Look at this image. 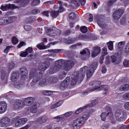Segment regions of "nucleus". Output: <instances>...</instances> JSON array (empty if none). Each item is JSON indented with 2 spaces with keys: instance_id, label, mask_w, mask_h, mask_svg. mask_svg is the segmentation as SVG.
Returning <instances> with one entry per match:
<instances>
[{
  "instance_id": "obj_36",
  "label": "nucleus",
  "mask_w": 129,
  "mask_h": 129,
  "mask_svg": "<svg viewBox=\"0 0 129 129\" xmlns=\"http://www.w3.org/2000/svg\"><path fill=\"white\" fill-rule=\"evenodd\" d=\"M9 23L8 20L6 19L5 18L4 19H0V25L2 24H6L8 23Z\"/></svg>"
},
{
  "instance_id": "obj_60",
  "label": "nucleus",
  "mask_w": 129,
  "mask_h": 129,
  "mask_svg": "<svg viewBox=\"0 0 129 129\" xmlns=\"http://www.w3.org/2000/svg\"><path fill=\"white\" fill-rule=\"evenodd\" d=\"M116 1V0H110L107 3V4L109 6H110L112 5L113 3Z\"/></svg>"
},
{
  "instance_id": "obj_34",
  "label": "nucleus",
  "mask_w": 129,
  "mask_h": 129,
  "mask_svg": "<svg viewBox=\"0 0 129 129\" xmlns=\"http://www.w3.org/2000/svg\"><path fill=\"white\" fill-rule=\"evenodd\" d=\"M62 101H60L52 105L51 106V109H53L58 107L60 106L62 103Z\"/></svg>"
},
{
  "instance_id": "obj_58",
  "label": "nucleus",
  "mask_w": 129,
  "mask_h": 129,
  "mask_svg": "<svg viewBox=\"0 0 129 129\" xmlns=\"http://www.w3.org/2000/svg\"><path fill=\"white\" fill-rule=\"evenodd\" d=\"M26 45V44L25 42H21L19 45H18L17 46L18 48H20L22 46H24Z\"/></svg>"
},
{
  "instance_id": "obj_26",
  "label": "nucleus",
  "mask_w": 129,
  "mask_h": 129,
  "mask_svg": "<svg viewBox=\"0 0 129 129\" xmlns=\"http://www.w3.org/2000/svg\"><path fill=\"white\" fill-rule=\"evenodd\" d=\"M24 86V83L23 82H15L14 84V86L17 88H22Z\"/></svg>"
},
{
  "instance_id": "obj_24",
  "label": "nucleus",
  "mask_w": 129,
  "mask_h": 129,
  "mask_svg": "<svg viewBox=\"0 0 129 129\" xmlns=\"http://www.w3.org/2000/svg\"><path fill=\"white\" fill-rule=\"evenodd\" d=\"M35 101V99L32 97H28L24 101L28 105H31Z\"/></svg>"
},
{
  "instance_id": "obj_7",
  "label": "nucleus",
  "mask_w": 129,
  "mask_h": 129,
  "mask_svg": "<svg viewBox=\"0 0 129 129\" xmlns=\"http://www.w3.org/2000/svg\"><path fill=\"white\" fill-rule=\"evenodd\" d=\"M19 117L16 116L13 119L14 121H15L18 120L15 123V125L16 127H20L22 125L26 123L28 121L27 119L26 118H22L19 119Z\"/></svg>"
},
{
  "instance_id": "obj_13",
  "label": "nucleus",
  "mask_w": 129,
  "mask_h": 129,
  "mask_svg": "<svg viewBox=\"0 0 129 129\" xmlns=\"http://www.w3.org/2000/svg\"><path fill=\"white\" fill-rule=\"evenodd\" d=\"M21 72V79L22 80H24L27 78V72L25 67L21 68L20 69Z\"/></svg>"
},
{
  "instance_id": "obj_14",
  "label": "nucleus",
  "mask_w": 129,
  "mask_h": 129,
  "mask_svg": "<svg viewBox=\"0 0 129 129\" xmlns=\"http://www.w3.org/2000/svg\"><path fill=\"white\" fill-rule=\"evenodd\" d=\"M17 8V7L14 4H9L5 5H2L1 7V9L3 11H4L8 10L10 8H13V9Z\"/></svg>"
},
{
  "instance_id": "obj_2",
  "label": "nucleus",
  "mask_w": 129,
  "mask_h": 129,
  "mask_svg": "<svg viewBox=\"0 0 129 129\" xmlns=\"http://www.w3.org/2000/svg\"><path fill=\"white\" fill-rule=\"evenodd\" d=\"M50 64L48 62H44L43 63L40 64L38 66L39 70H36L31 72L30 74V78L33 79V81L36 83L41 78V75H40V71H44L46 70L49 66Z\"/></svg>"
},
{
  "instance_id": "obj_50",
  "label": "nucleus",
  "mask_w": 129,
  "mask_h": 129,
  "mask_svg": "<svg viewBox=\"0 0 129 129\" xmlns=\"http://www.w3.org/2000/svg\"><path fill=\"white\" fill-rule=\"evenodd\" d=\"M123 98L126 100H129V92L124 94L123 95Z\"/></svg>"
},
{
  "instance_id": "obj_45",
  "label": "nucleus",
  "mask_w": 129,
  "mask_h": 129,
  "mask_svg": "<svg viewBox=\"0 0 129 129\" xmlns=\"http://www.w3.org/2000/svg\"><path fill=\"white\" fill-rule=\"evenodd\" d=\"M106 86L105 85H101L99 87H98L96 88H94L93 89H92L90 90V91H94V90H96L100 89L102 88H105V87Z\"/></svg>"
},
{
  "instance_id": "obj_48",
  "label": "nucleus",
  "mask_w": 129,
  "mask_h": 129,
  "mask_svg": "<svg viewBox=\"0 0 129 129\" xmlns=\"http://www.w3.org/2000/svg\"><path fill=\"white\" fill-rule=\"evenodd\" d=\"M12 42L13 44H16L18 42V40L15 37H14L12 39Z\"/></svg>"
},
{
  "instance_id": "obj_59",
  "label": "nucleus",
  "mask_w": 129,
  "mask_h": 129,
  "mask_svg": "<svg viewBox=\"0 0 129 129\" xmlns=\"http://www.w3.org/2000/svg\"><path fill=\"white\" fill-rule=\"evenodd\" d=\"M124 108L125 109L129 110V102L126 103L124 105Z\"/></svg>"
},
{
  "instance_id": "obj_23",
  "label": "nucleus",
  "mask_w": 129,
  "mask_h": 129,
  "mask_svg": "<svg viewBox=\"0 0 129 129\" xmlns=\"http://www.w3.org/2000/svg\"><path fill=\"white\" fill-rule=\"evenodd\" d=\"M129 89V84H126L121 85L119 88V90L121 91H126Z\"/></svg>"
},
{
  "instance_id": "obj_32",
  "label": "nucleus",
  "mask_w": 129,
  "mask_h": 129,
  "mask_svg": "<svg viewBox=\"0 0 129 129\" xmlns=\"http://www.w3.org/2000/svg\"><path fill=\"white\" fill-rule=\"evenodd\" d=\"M80 53L82 55H83L86 54L90 55V52L88 49L86 48L80 52Z\"/></svg>"
},
{
  "instance_id": "obj_40",
  "label": "nucleus",
  "mask_w": 129,
  "mask_h": 129,
  "mask_svg": "<svg viewBox=\"0 0 129 129\" xmlns=\"http://www.w3.org/2000/svg\"><path fill=\"white\" fill-rule=\"evenodd\" d=\"M69 18L72 20L75 18L76 17L75 14L73 12L70 13L69 15Z\"/></svg>"
},
{
  "instance_id": "obj_19",
  "label": "nucleus",
  "mask_w": 129,
  "mask_h": 129,
  "mask_svg": "<svg viewBox=\"0 0 129 129\" xmlns=\"http://www.w3.org/2000/svg\"><path fill=\"white\" fill-rule=\"evenodd\" d=\"M39 106L38 103H35L31 105V106L29 108L30 112L33 113H35L37 110V108Z\"/></svg>"
},
{
  "instance_id": "obj_46",
  "label": "nucleus",
  "mask_w": 129,
  "mask_h": 129,
  "mask_svg": "<svg viewBox=\"0 0 129 129\" xmlns=\"http://www.w3.org/2000/svg\"><path fill=\"white\" fill-rule=\"evenodd\" d=\"M98 103V102L96 101H95L93 102L90 105H88L85 106H84V107L85 108H87L88 107H91L93 105H95L96 104Z\"/></svg>"
},
{
  "instance_id": "obj_52",
  "label": "nucleus",
  "mask_w": 129,
  "mask_h": 129,
  "mask_svg": "<svg viewBox=\"0 0 129 129\" xmlns=\"http://www.w3.org/2000/svg\"><path fill=\"white\" fill-rule=\"evenodd\" d=\"M74 41L72 39H68L66 40V42L68 44H71L73 43Z\"/></svg>"
},
{
  "instance_id": "obj_16",
  "label": "nucleus",
  "mask_w": 129,
  "mask_h": 129,
  "mask_svg": "<svg viewBox=\"0 0 129 129\" xmlns=\"http://www.w3.org/2000/svg\"><path fill=\"white\" fill-rule=\"evenodd\" d=\"M48 119L47 116H44L38 118L36 121V122L38 124H41L45 123Z\"/></svg>"
},
{
  "instance_id": "obj_42",
  "label": "nucleus",
  "mask_w": 129,
  "mask_h": 129,
  "mask_svg": "<svg viewBox=\"0 0 129 129\" xmlns=\"http://www.w3.org/2000/svg\"><path fill=\"white\" fill-rule=\"evenodd\" d=\"M98 24L102 28H105L107 26L106 24L103 22H98Z\"/></svg>"
},
{
  "instance_id": "obj_54",
  "label": "nucleus",
  "mask_w": 129,
  "mask_h": 129,
  "mask_svg": "<svg viewBox=\"0 0 129 129\" xmlns=\"http://www.w3.org/2000/svg\"><path fill=\"white\" fill-rule=\"evenodd\" d=\"M40 3L39 0H35L33 1L32 5L33 6L38 4Z\"/></svg>"
},
{
  "instance_id": "obj_4",
  "label": "nucleus",
  "mask_w": 129,
  "mask_h": 129,
  "mask_svg": "<svg viewBox=\"0 0 129 129\" xmlns=\"http://www.w3.org/2000/svg\"><path fill=\"white\" fill-rule=\"evenodd\" d=\"M64 63V60L60 59L56 61L55 65L51 68L49 70V73L52 74L62 69Z\"/></svg>"
},
{
  "instance_id": "obj_20",
  "label": "nucleus",
  "mask_w": 129,
  "mask_h": 129,
  "mask_svg": "<svg viewBox=\"0 0 129 129\" xmlns=\"http://www.w3.org/2000/svg\"><path fill=\"white\" fill-rule=\"evenodd\" d=\"M20 75L19 72L18 71H14L13 72L11 78V80L14 82L18 78Z\"/></svg>"
},
{
  "instance_id": "obj_11",
  "label": "nucleus",
  "mask_w": 129,
  "mask_h": 129,
  "mask_svg": "<svg viewBox=\"0 0 129 129\" xmlns=\"http://www.w3.org/2000/svg\"><path fill=\"white\" fill-rule=\"evenodd\" d=\"M70 78L67 77L65 80L62 82L59 87L60 89L63 90L66 88L68 86L70 83Z\"/></svg>"
},
{
  "instance_id": "obj_33",
  "label": "nucleus",
  "mask_w": 129,
  "mask_h": 129,
  "mask_svg": "<svg viewBox=\"0 0 129 129\" xmlns=\"http://www.w3.org/2000/svg\"><path fill=\"white\" fill-rule=\"evenodd\" d=\"M62 49H50L48 50L47 51L48 52L50 53H58L61 52Z\"/></svg>"
},
{
  "instance_id": "obj_18",
  "label": "nucleus",
  "mask_w": 129,
  "mask_h": 129,
  "mask_svg": "<svg viewBox=\"0 0 129 129\" xmlns=\"http://www.w3.org/2000/svg\"><path fill=\"white\" fill-rule=\"evenodd\" d=\"M7 108V104L5 102H0V113L5 112Z\"/></svg>"
},
{
  "instance_id": "obj_63",
  "label": "nucleus",
  "mask_w": 129,
  "mask_h": 129,
  "mask_svg": "<svg viewBox=\"0 0 129 129\" xmlns=\"http://www.w3.org/2000/svg\"><path fill=\"white\" fill-rule=\"evenodd\" d=\"M54 119H56L58 121H60L62 120V118L61 117L59 116H57L54 117Z\"/></svg>"
},
{
  "instance_id": "obj_35",
  "label": "nucleus",
  "mask_w": 129,
  "mask_h": 129,
  "mask_svg": "<svg viewBox=\"0 0 129 129\" xmlns=\"http://www.w3.org/2000/svg\"><path fill=\"white\" fill-rule=\"evenodd\" d=\"M43 94L46 95H49L52 94L53 93L52 91L50 90H43L42 92Z\"/></svg>"
},
{
  "instance_id": "obj_56",
  "label": "nucleus",
  "mask_w": 129,
  "mask_h": 129,
  "mask_svg": "<svg viewBox=\"0 0 129 129\" xmlns=\"http://www.w3.org/2000/svg\"><path fill=\"white\" fill-rule=\"evenodd\" d=\"M33 51L32 48L30 47H28L26 50V52L28 53V54L29 53H31Z\"/></svg>"
},
{
  "instance_id": "obj_43",
  "label": "nucleus",
  "mask_w": 129,
  "mask_h": 129,
  "mask_svg": "<svg viewBox=\"0 0 129 129\" xmlns=\"http://www.w3.org/2000/svg\"><path fill=\"white\" fill-rule=\"evenodd\" d=\"M15 66V64L13 63H9L8 66V68L9 70L11 71L13 69Z\"/></svg>"
},
{
  "instance_id": "obj_5",
  "label": "nucleus",
  "mask_w": 129,
  "mask_h": 129,
  "mask_svg": "<svg viewBox=\"0 0 129 129\" xmlns=\"http://www.w3.org/2000/svg\"><path fill=\"white\" fill-rule=\"evenodd\" d=\"M75 63V60L73 59L66 61L64 60L62 68L63 67L65 70L69 71L72 68Z\"/></svg>"
},
{
  "instance_id": "obj_57",
  "label": "nucleus",
  "mask_w": 129,
  "mask_h": 129,
  "mask_svg": "<svg viewBox=\"0 0 129 129\" xmlns=\"http://www.w3.org/2000/svg\"><path fill=\"white\" fill-rule=\"evenodd\" d=\"M72 114V111H70L66 112L64 114V115L66 117H69Z\"/></svg>"
},
{
  "instance_id": "obj_9",
  "label": "nucleus",
  "mask_w": 129,
  "mask_h": 129,
  "mask_svg": "<svg viewBox=\"0 0 129 129\" xmlns=\"http://www.w3.org/2000/svg\"><path fill=\"white\" fill-rule=\"evenodd\" d=\"M61 31L53 27L48 29L47 32L48 35L51 36L59 35Z\"/></svg>"
},
{
  "instance_id": "obj_49",
  "label": "nucleus",
  "mask_w": 129,
  "mask_h": 129,
  "mask_svg": "<svg viewBox=\"0 0 129 129\" xmlns=\"http://www.w3.org/2000/svg\"><path fill=\"white\" fill-rule=\"evenodd\" d=\"M124 51L126 53H129V42L125 46Z\"/></svg>"
},
{
  "instance_id": "obj_29",
  "label": "nucleus",
  "mask_w": 129,
  "mask_h": 129,
  "mask_svg": "<svg viewBox=\"0 0 129 129\" xmlns=\"http://www.w3.org/2000/svg\"><path fill=\"white\" fill-rule=\"evenodd\" d=\"M51 16L53 18H56L59 15V13L57 11L54 10L50 11Z\"/></svg>"
},
{
  "instance_id": "obj_1",
  "label": "nucleus",
  "mask_w": 129,
  "mask_h": 129,
  "mask_svg": "<svg viewBox=\"0 0 129 129\" xmlns=\"http://www.w3.org/2000/svg\"><path fill=\"white\" fill-rule=\"evenodd\" d=\"M97 66V63L93 62L89 68L87 66H84L79 72L76 71L74 72L72 76L71 85L72 86L75 85L77 82L78 83H80L84 78L86 72L87 78L91 77L93 74L94 70L96 69Z\"/></svg>"
},
{
  "instance_id": "obj_53",
  "label": "nucleus",
  "mask_w": 129,
  "mask_h": 129,
  "mask_svg": "<svg viewBox=\"0 0 129 129\" xmlns=\"http://www.w3.org/2000/svg\"><path fill=\"white\" fill-rule=\"evenodd\" d=\"M24 29L26 31H28L31 30V28L29 25H24Z\"/></svg>"
},
{
  "instance_id": "obj_38",
  "label": "nucleus",
  "mask_w": 129,
  "mask_h": 129,
  "mask_svg": "<svg viewBox=\"0 0 129 129\" xmlns=\"http://www.w3.org/2000/svg\"><path fill=\"white\" fill-rule=\"evenodd\" d=\"M125 43L124 41L120 42H119L117 45V47L119 48H123L125 45Z\"/></svg>"
},
{
  "instance_id": "obj_25",
  "label": "nucleus",
  "mask_w": 129,
  "mask_h": 129,
  "mask_svg": "<svg viewBox=\"0 0 129 129\" xmlns=\"http://www.w3.org/2000/svg\"><path fill=\"white\" fill-rule=\"evenodd\" d=\"M82 39L85 41H90L91 40H94L97 39V38L95 36H92L90 38L89 37L86 36H82Z\"/></svg>"
},
{
  "instance_id": "obj_21",
  "label": "nucleus",
  "mask_w": 129,
  "mask_h": 129,
  "mask_svg": "<svg viewBox=\"0 0 129 129\" xmlns=\"http://www.w3.org/2000/svg\"><path fill=\"white\" fill-rule=\"evenodd\" d=\"M1 72V79L3 82H2L3 85H4L6 84L7 83V75L6 72L4 70H2Z\"/></svg>"
},
{
  "instance_id": "obj_15",
  "label": "nucleus",
  "mask_w": 129,
  "mask_h": 129,
  "mask_svg": "<svg viewBox=\"0 0 129 129\" xmlns=\"http://www.w3.org/2000/svg\"><path fill=\"white\" fill-rule=\"evenodd\" d=\"M100 48L98 46L94 47L91 53V56L94 57L97 56L101 52Z\"/></svg>"
},
{
  "instance_id": "obj_3",
  "label": "nucleus",
  "mask_w": 129,
  "mask_h": 129,
  "mask_svg": "<svg viewBox=\"0 0 129 129\" xmlns=\"http://www.w3.org/2000/svg\"><path fill=\"white\" fill-rule=\"evenodd\" d=\"M88 118L87 115H84L80 117L73 121L72 123V126L74 129L80 128Z\"/></svg>"
},
{
  "instance_id": "obj_41",
  "label": "nucleus",
  "mask_w": 129,
  "mask_h": 129,
  "mask_svg": "<svg viewBox=\"0 0 129 129\" xmlns=\"http://www.w3.org/2000/svg\"><path fill=\"white\" fill-rule=\"evenodd\" d=\"M80 30L83 33H86L87 31V27L85 26L81 27L80 28Z\"/></svg>"
},
{
  "instance_id": "obj_62",
  "label": "nucleus",
  "mask_w": 129,
  "mask_h": 129,
  "mask_svg": "<svg viewBox=\"0 0 129 129\" xmlns=\"http://www.w3.org/2000/svg\"><path fill=\"white\" fill-rule=\"evenodd\" d=\"M104 56L103 55H102L100 58V62L101 64L103 63L104 59Z\"/></svg>"
},
{
  "instance_id": "obj_17",
  "label": "nucleus",
  "mask_w": 129,
  "mask_h": 129,
  "mask_svg": "<svg viewBox=\"0 0 129 129\" xmlns=\"http://www.w3.org/2000/svg\"><path fill=\"white\" fill-rule=\"evenodd\" d=\"M109 112L107 113V114L105 112H103L102 113L101 115L100 116L102 120L103 121H105L106 117L107 116H108L110 117L113 116V114L111 113L110 109H109Z\"/></svg>"
},
{
  "instance_id": "obj_22",
  "label": "nucleus",
  "mask_w": 129,
  "mask_h": 129,
  "mask_svg": "<svg viewBox=\"0 0 129 129\" xmlns=\"http://www.w3.org/2000/svg\"><path fill=\"white\" fill-rule=\"evenodd\" d=\"M111 58L112 62L115 64H118L120 62V60L118 58L114 55L111 56Z\"/></svg>"
},
{
  "instance_id": "obj_37",
  "label": "nucleus",
  "mask_w": 129,
  "mask_h": 129,
  "mask_svg": "<svg viewBox=\"0 0 129 129\" xmlns=\"http://www.w3.org/2000/svg\"><path fill=\"white\" fill-rule=\"evenodd\" d=\"M109 49L110 50H112L113 49V44L112 41L109 42L107 43Z\"/></svg>"
},
{
  "instance_id": "obj_30",
  "label": "nucleus",
  "mask_w": 129,
  "mask_h": 129,
  "mask_svg": "<svg viewBox=\"0 0 129 129\" xmlns=\"http://www.w3.org/2000/svg\"><path fill=\"white\" fill-rule=\"evenodd\" d=\"M49 82L47 79H43L40 81L39 83V84L41 86H44L47 84Z\"/></svg>"
},
{
  "instance_id": "obj_55",
  "label": "nucleus",
  "mask_w": 129,
  "mask_h": 129,
  "mask_svg": "<svg viewBox=\"0 0 129 129\" xmlns=\"http://www.w3.org/2000/svg\"><path fill=\"white\" fill-rule=\"evenodd\" d=\"M64 10V9L62 6H60L57 11L58 13H61L63 12Z\"/></svg>"
},
{
  "instance_id": "obj_51",
  "label": "nucleus",
  "mask_w": 129,
  "mask_h": 129,
  "mask_svg": "<svg viewBox=\"0 0 129 129\" xmlns=\"http://www.w3.org/2000/svg\"><path fill=\"white\" fill-rule=\"evenodd\" d=\"M84 106L82 107H81L77 109L75 112V113L76 114H77L79 113H80L82 112L83 110V109L86 108H85L84 107Z\"/></svg>"
},
{
  "instance_id": "obj_61",
  "label": "nucleus",
  "mask_w": 129,
  "mask_h": 129,
  "mask_svg": "<svg viewBox=\"0 0 129 129\" xmlns=\"http://www.w3.org/2000/svg\"><path fill=\"white\" fill-rule=\"evenodd\" d=\"M28 53H27L25 51V52L21 53L20 54V55L22 57H26Z\"/></svg>"
},
{
  "instance_id": "obj_28",
  "label": "nucleus",
  "mask_w": 129,
  "mask_h": 129,
  "mask_svg": "<svg viewBox=\"0 0 129 129\" xmlns=\"http://www.w3.org/2000/svg\"><path fill=\"white\" fill-rule=\"evenodd\" d=\"M101 82L99 81H96L92 82L90 85L91 88L97 87L101 84Z\"/></svg>"
},
{
  "instance_id": "obj_44",
  "label": "nucleus",
  "mask_w": 129,
  "mask_h": 129,
  "mask_svg": "<svg viewBox=\"0 0 129 129\" xmlns=\"http://www.w3.org/2000/svg\"><path fill=\"white\" fill-rule=\"evenodd\" d=\"M126 22V18L124 17H122L120 20V23L122 25H124L125 24Z\"/></svg>"
},
{
  "instance_id": "obj_31",
  "label": "nucleus",
  "mask_w": 129,
  "mask_h": 129,
  "mask_svg": "<svg viewBox=\"0 0 129 129\" xmlns=\"http://www.w3.org/2000/svg\"><path fill=\"white\" fill-rule=\"evenodd\" d=\"M37 47L39 49H44L46 48V46L44 45L43 43H41L38 44Z\"/></svg>"
},
{
  "instance_id": "obj_12",
  "label": "nucleus",
  "mask_w": 129,
  "mask_h": 129,
  "mask_svg": "<svg viewBox=\"0 0 129 129\" xmlns=\"http://www.w3.org/2000/svg\"><path fill=\"white\" fill-rule=\"evenodd\" d=\"M10 122V120L7 117H5L0 120V126L5 127L9 125Z\"/></svg>"
},
{
  "instance_id": "obj_47",
  "label": "nucleus",
  "mask_w": 129,
  "mask_h": 129,
  "mask_svg": "<svg viewBox=\"0 0 129 129\" xmlns=\"http://www.w3.org/2000/svg\"><path fill=\"white\" fill-rule=\"evenodd\" d=\"M40 11L39 9H36L32 10L31 11V14H36L39 13Z\"/></svg>"
},
{
  "instance_id": "obj_27",
  "label": "nucleus",
  "mask_w": 129,
  "mask_h": 129,
  "mask_svg": "<svg viewBox=\"0 0 129 129\" xmlns=\"http://www.w3.org/2000/svg\"><path fill=\"white\" fill-rule=\"evenodd\" d=\"M79 5L80 4L77 1L75 0H72L70 3V5L73 8H75Z\"/></svg>"
},
{
  "instance_id": "obj_8",
  "label": "nucleus",
  "mask_w": 129,
  "mask_h": 129,
  "mask_svg": "<svg viewBox=\"0 0 129 129\" xmlns=\"http://www.w3.org/2000/svg\"><path fill=\"white\" fill-rule=\"evenodd\" d=\"M123 111L121 109L117 110L115 113V116L117 120L120 121L124 119L125 115Z\"/></svg>"
},
{
  "instance_id": "obj_64",
  "label": "nucleus",
  "mask_w": 129,
  "mask_h": 129,
  "mask_svg": "<svg viewBox=\"0 0 129 129\" xmlns=\"http://www.w3.org/2000/svg\"><path fill=\"white\" fill-rule=\"evenodd\" d=\"M79 2L82 6H84L86 3L85 0H79Z\"/></svg>"
},
{
  "instance_id": "obj_10",
  "label": "nucleus",
  "mask_w": 129,
  "mask_h": 129,
  "mask_svg": "<svg viewBox=\"0 0 129 129\" xmlns=\"http://www.w3.org/2000/svg\"><path fill=\"white\" fill-rule=\"evenodd\" d=\"M124 11V10L123 9L116 10L113 14V18L115 20L119 19L123 13Z\"/></svg>"
},
{
  "instance_id": "obj_39",
  "label": "nucleus",
  "mask_w": 129,
  "mask_h": 129,
  "mask_svg": "<svg viewBox=\"0 0 129 129\" xmlns=\"http://www.w3.org/2000/svg\"><path fill=\"white\" fill-rule=\"evenodd\" d=\"M124 66L125 67H129V60L124 59L123 62Z\"/></svg>"
},
{
  "instance_id": "obj_6",
  "label": "nucleus",
  "mask_w": 129,
  "mask_h": 129,
  "mask_svg": "<svg viewBox=\"0 0 129 129\" xmlns=\"http://www.w3.org/2000/svg\"><path fill=\"white\" fill-rule=\"evenodd\" d=\"M25 103L21 100L17 99L13 101V107L14 109L18 110L24 107Z\"/></svg>"
}]
</instances>
